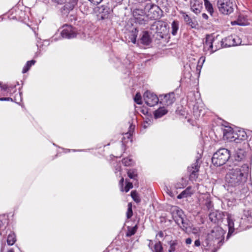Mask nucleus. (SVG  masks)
Instances as JSON below:
<instances>
[{"mask_svg":"<svg viewBox=\"0 0 252 252\" xmlns=\"http://www.w3.org/2000/svg\"><path fill=\"white\" fill-rule=\"evenodd\" d=\"M249 172V165L243 163L241 166L233 168L225 176V182L228 187L236 188L241 192L240 200L244 199L245 195L243 193L247 192V189L244 187Z\"/></svg>","mask_w":252,"mask_h":252,"instance_id":"obj_1","label":"nucleus"},{"mask_svg":"<svg viewBox=\"0 0 252 252\" xmlns=\"http://www.w3.org/2000/svg\"><path fill=\"white\" fill-rule=\"evenodd\" d=\"M230 158V151L225 148H221L214 154L212 158V162L214 165L220 166L224 164Z\"/></svg>","mask_w":252,"mask_h":252,"instance_id":"obj_2","label":"nucleus"},{"mask_svg":"<svg viewBox=\"0 0 252 252\" xmlns=\"http://www.w3.org/2000/svg\"><path fill=\"white\" fill-rule=\"evenodd\" d=\"M217 6L221 13L229 15L233 12L236 4L233 0H218Z\"/></svg>","mask_w":252,"mask_h":252,"instance_id":"obj_3","label":"nucleus"},{"mask_svg":"<svg viewBox=\"0 0 252 252\" xmlns=\"http://www.w3.org/2000/svg\"><path fill=\"white\" fill-rule=\"evenodd\" d=\"M247 153L244 150L238 148L235 150L234 154L231 156L230 160L233 162L234 166L238 165L240 162H245L251 160V157H248Z\"/></svg>","mask_w":252,"mask_h":252,"instance_id":"obj_4","label":"nucleus"},{"mask_svg":"<svg viewBox=\"0 0 252 252\" xmlns=\"http://www.w3.org/2000/svg\"><path fill=\"white\" fill-rule=\"evenodd\" d=\"M223 238L222 230L220 228H217L212 230L208 234L207 239L210 243L213 241L214 245L217 243L219 245V248L222 244V241L223 240Z\"/></svg>","mask_w":252,"mask_h":252,"instance_id":"obj_5","label":"nucleus"},{"mask_svg":"<svg viewBox=\"0 0 252 252\" xmlns=\"http://www.w3.org/2000/svg\"><path fill=\"white\" fill-rule=\"evenodd\" d=\"M216 39L213 35H207L205 38V41L204 42V51H208L210 54H211L217 51L220 48V47L217 46L216 44Z\"/></svg>","mask_w":252,"mask_h":252,"instance_id":"obj_6","label":"nucleus"},{"mask_svg":"<svg viewBox=\"0 0 252 252\" xmlns=\"http://www.w3.org/2000/svg\"><path fill=\"white\" fill-rule=\"evenodd\" d=\"M143 98L145 103L150 107L156 105L159 101V98L157 95L149 91L144 93Z\"/></svg>","mask_w":252,"mask_h":252,"instance_id":"obj_7","label":"nucleus"},{"mask_svg":"<svg viewBox=\"0 0 252 252\" xmlns=\"http://www.w3.org/2000/svg\"><path fill=\"white\" fill-rule=\"evenodd\" d=\"M201 155L198 156L196 159V161L191 166L188 167V171L190 173L189 180L191 181H195L197 178V172L200 167V159Z\"/></svg>","mask_w":252,"mask_h":252,"instance_id":"obj_8","label":"nucleus"},{"mask_svg":"<svg viewBox=\"0 0 252 252\" xmlns=\"http://www.w3.org/2000/svg\"><path fill=\"white\" fill-rule=\"evenodd\" d=\"M175 211H176V216H174V220L176 223L180 225L181 227L183 229H187L188 223L184 219V216L183 212L181 209L179 208L176 207Z\"/></svg>","mask_w":252,"mask_h":252,"instance_id":"obj_9","label":"nucleus"},{"mask_svg":"<svg viewBox=\"0 0 252 252\" xmlns=\"http://www.w3.org/2000/svg\"><path fill=\"white\" fill-rule=\"evenodd\" d=\"M77 31L76 29L71 26H64L63 29L61 32V35L63 38L68 39L74 38L77 35Z\"/></svg>","mask_w":252,"mask_h":252,"instance_id":"obj_10","label":"nucleus"},{"mask_svg":"<svg viewBox=\"0 0 252 252\" xmlns=\"http://www.w3.org/2000/svg\"><path fill=\"white\" fill-rule=\"evenodd\" d=\"M175 94L173 92L169 93L164 95H160L159 96L160 99V103L166 106L171 105L175 101Z\"/></svg>","mask_w":252,"mask_h":252,"instance_id":"obj_11","label":"nucleus"},{"mask_svg":"<svg viewBox=\"0 0 252 252\" xmlns=\"http://www.w3.org/2000/svg\"><path fill=\"white\" fill-rule=\"evenodd\" d=\"M133 14L136 23L140 25H145L147 23V20L145 19V12L143 10L136 9L133 11Z\"/></svg>","mask_w":252,"mask_h":252,"instance_id":"obj_12","label":"nucleus"},{"mask_svg":"<svg viewBox=\"0 0 252 252\" xmlns=\"http://www.w3.org/2000/svg\"><path fill=\"white\" fill-rule=\"evenodd\" d=\"M145 9L148 10L150 13H153L152 18L154 19H158L160 18L159 12L161 10L160 8L154 4L147 3L145 7Z\"/></svg>","mask_w":252,"mask_h":252,"instance_id":"obj_13","label":"nucleus"},{"mask_svg":"<svg viewBox=\"0 0 252 252\" xmlns=\"http://www.w3.org/2000/svg\"><path fill=\"white\" fill-rule=\"evenodd\" d=\"M223 138L229 141H235V132L231 127H226L223 130Z\"/></svg>","mask_w":252,"mask_h":252,"instance_id":"obj_14","label":"nucleus"},{"mask_svg":"<svg viewBox=\"0 0 252 252\" xmlns=\"http://www.w3.org/2000/svg\"><path fill=\"white\" fill-rule=\"evenodd\" d=\"M193 115L196 118L204 115V108L202 103L197 102L193 105Z\"/></svg>","mask_w":252,"mask_h":252,"instance_id":"obj_15","label":"nucleus"},{"mask_svg":"<svg viewBox=\"0 0 252 252\" xmlns=\"http://www.w3.org/2000/svg\"><path fill=\"white\" fill-rule=\"evenodd\" d=\"M190 8L194 13L196 14L200 13L202 9V3L199 0H191L190 1Z\"/></svg>","mask_w":252,"mask_h":252,"instance_id":"obj_16","label":"nucleus"},{"mask_svg":"<svg viewBox=\"0 0 252 252\" xmlns=\"http://www.w3.org/2000/svg\"><path fill=\"white\" fill-rule=\"evenodd\" d=\"M200 201L202 205H205L208 210H211L213 207L211 197L208 194L203 195L200 198Z\"/></svg>","mask_w":252,"mask_h":252,"instance_id":"obj_17","label":"nucleus"},{"mask_svg":"<svg viewBox=\"0 0 252 252\" xmlns=\"http://www.w3.org/2000/svg\"><path fill=\"white\" fill-rule=\"evenodd\" d=\"M227 220L228 227V233L227 237H229L232 233L234 232V229L237 225L235 224L232 216L230 214H228L227 216Z\"/></svg>","mask_w":252,"mask_h":252,"instance_id":"obj_18","label":"nucleus"},{"mask_svg":"<svg viewBox=\"0 0 252 252\" xmlns=\"http://www.w3.org/2000/svg\"><path fill=\"white\" fill-rule=\"evenodd\" d=\"M76 4L77 1L76 0H70L63 6L62 11V13L63 14H68L71 10L73 9Z\"/></svg>","mask_w":252,"mask_h":252,"instance_id":"obj_19","label":"nucleus"},{"mask_svg":"<svg viewBox=\"0 0 252 252\" xmlns=\"http://www.w3.org/2000/svg\"><path fill=\"white\" fill-rule=\"evenodd\" d=\"M168 244L169 246V252H177L181 245L180 242L177 240H171L168 242Z\"/></svg>","mask_w":252,"mask_h":252,"instance_id":"obj_20","label":"nucleus"},{"mask_svg":"<svg viewBox=\"0 0 252 252\" xmlns=\"http://www.w3.org/2000/svg\"><path fill=\"white\" fill-rule=\"evenodd\" d=\"M235 141L236 143H239L240 141L247 139V135L244 130H238L235 132Z\"/></svg>","mask_w":252,"mask_h":252,"instance_id":"obj_21","label":"nucleus"},{"mask_svg":"<svg viewBox=\"0 0 252 252\" xmlns=\"http://www.w3.org/2000/svg\"><path fill=\"white\" fill-rule=\"evenodd\" d=\"M193 192L192 190L191 187H188L186 189L183 190L180 194L177 196V198L181 199L184 198H186L190 196Z\"/></svg>","mask_w":252,"mask_h":252,"instance_id":"obj_22","label":"nucleus"},{"mask_svg":"<svg viewBox=\"0 0 252 252\" xmlns=\"http://www.w3.org/2000/svg\"><path fill=\"white\" fill-rule=\"evenodd\" d=\"M248 22L246 17L243 15H239L236 21L231 22L232 25H238L239 26L247 25Z\"/></svg>","mask_w":252,"mask_h":252,"instance_id":"obj_23","label":"nucleus"},{"mask_svg":"<svg viewBox=\"0 0 252 252\" xmlns=\"http://www.w3.org/2000/svg\"><path fill=\"white\" fill-rule=\"evenodd\" d=\"M135 126L134 125H130L129 126L130 130L125 133V136H124L122 140V142H123V144H125V143L127 142L128 141H130L131 142V130L133 131L134 129Z\"/></svg>","mask_w":252,"mask_h":252,"instance_id":"obj_24","label":"nucleus"},{"mask_svg":"<svg viewBox=\"0 0 252 252\" xmlns=\"http://www.w3.org/2000/svg\"><path fill=\"white\" fill-rule=\"evenodd\" d=\"M167 110L164 107H160L154 112V117L156 119L159 118L167 113Z\"/></svg>","mask_w":252,"mask_h":252,"instance_id":"obj_25","label":"nucleus"},{"mask_svg":"<svg viewBox=\"0 0 252 252\" xmlns=\"http://www.w3.org/2000/svg\"><path fill=\"white\" fill-rule=\"evenodd\" d=\"M141 43L145 45H148L151 42V39L147 32H144L140 39Z\"/></svg>","mask_w":252,"mask_h":252,"instance_id":"obj_26","label":"nucleus"},{"mask_svg":"<svg viewBox=\"0 0 252 252\" xmlns=\"http://www.w3.org/2000/svg\"><path fill=\"white\" fill-rule=\"evenodd\" d=\"M183 16L184 21L186 22L187 25L192 28H194L195 27V23L192 22V20L188 14L184 12L183 13Z\"/></svg>","mask_w":252,"mask_h":252,"instance_id":"obj_27","label":"nucleus"},{"mask_svg":"<svg viewBox=\"0 0 252 252\" xmlns=\"http://www.w3.org/2000/svg\"><path fill=\"white\" fill-rule=\"evenodd\" d=\"M0 95H4L7 94L6 93L9 92L10 87L8 86L7 85L2 84L0 82Z\"/></svg>","mask_w":252,"mask_h":252,"instance_id":"obj_28","label":"nucleus"},{"mask_svg":"<svg viewBox=\"0 0 252 252\" xmlns=\"http://www.w3.org/2000/svg\"><path fill=\"white\" fill-rule=\"evenodd\" d=\"M221 42L222 43L221 45L225 43V47L233 46V45L231 44L233 43L232 36L231 35L229 36L224 39H223ZM221 46H222V45H221Z\"/></svg>","mask_w":252,"mask_h":252,"instance_id":"obj_29","label":"nucleus"},{"mask_svg":"<svg viewBox=\"0 0 252 252\" xmlns=\"http://www.w3.org/2000/svg\"><path fill=\"white\" fill-rule=\"evenodd\" d=\"M179 30V22L174 21L171 24V33L173 35H176Z\"/></svg>","mask_w":252,"mask_h":252,"instance_id":"obj_30","label":"nucleus"},{"mask_svg":"<svg viewBox=\"0 0 252 252\" xmlns=\"http://www.w3.org/2000/svg\"><path fill=\"white\" fill-rule=\"evenodd\" d=\"M204 5L207 11L212 15L214 13V8L212 4L208 0H204Z\"/></svg>","mask_w":252,"mask_h":252,"instance_id":"obj_31","label":"nucleus"},{"mask_svg":"<svg viewBox=\"0 0 252 252\" xmlns=\"http://www.w3.org/2000/svg\"><path fill=\"white\" fill-rule=\"evenodd\" d=\"M7 223L6 220H5L3 222L2 220H0V235H6L7 231L5 230L6 226L5 224Z\"/></svg>","mask_w":252,"mask_h":252,"instance_id":"obj_32","label":"nucleus"},{"mask_svg":"<svg viewBox=\"0 0 252 252\" xmlns=\"http://www.w3.org/2000/svg\"><path fill=\"white\" fill-rule=\"evenodd\" d=\"M16 241V237L14 234L12 232H10V233L8 234L7 239V242L8 245L12 246L13 245Z\"/></svg>","mask_w":252,"mask_h":252,"instance_id":"obj_33","label":"nucleus"},{"mask_svg":"<svg viewBox=\"0 0 252 252\" xmlns=\"http://www.w3.org/2000/svg\"><path fill=\"white\" fill-rule=\"evenodd\" d=\"M138 228L137 225L136 224L134 226L130 227H127V231L126 233V236L127 237H130L133 235L136 232Z\"/></svg>","mask_w":252,"mask_h":252,"instance_id":"obj_34","label":"nucleus"},{"mask_svg":"<svg viewBox=\"0 0 252 252\" xmlns=\"http://www.w3.org/2000/svg\"><path fill=\"white\" fill-rule=\"evenodd\" d=\"M35 61L34 60H31L28 61L25 66L23 67L22 72L25 73L27 72L31 68V67L34 64Z\"/></svg>","mask_w":252,"mask_h":252,"instance_id":"obj_35","label":"nucleus"},{"mask_svg":"<svg viewBox=\"0 0 252 252\" xmlns=\"http://www.w3.org/2000/svg\"><path fill=\"white\" fill-rule=\"evenodd\" d=\"M127 175L130 179L136 180L137 176V170L134 169L129 170L127 172Z\"/></svg>","mask_w":252,"mask_h":252,"instance_id":"obj_36","label":"nucleus"},{"mask_svg":"<svg viewBox=\"0 0 252 252\" xmlns=\"http://www.w3.org/2000/svg\"><path fill=\"white\" fill-rule=\"evenodd\" d=\"M209 217L210 220L214 223H216L219 220V218H218V212H211L209 214Z\"/></svg>","mask_w":252,"mask_h":252,"instance_id":"obj_37","label":"nucleus"},{"mask_svg":"<svg viewBox=\"0 0 252 252\" xmlns=\"http://www.w3.org/2000/svg\"><path fill=\"white\" fill-rule=\"evenodd\" d=\"M232 40L233 43L231 44L233 45V46H237L240 45L242 43V41L240 37L236 35H232Z\"/></svg>","mask_w":252,"mask_h":252,"instance_id":"obj_38","label":"nucleus"},{"mask_svg":"<svg viewBox=\"0 0 252 252\" xmlns=\"http://www.w3.org/2000/svg\"><path fill=\"white\" fill-rule=\"evenodd\" d=\"M131 196L135 202L139 203L141 201V199L136 191L133 190L131 192Z\"/></svg>","mask_w":252,"mask_h":252,"instance_id":"obj_39","label":"nucleus"},{"mask_svg":"<svg viewBox=\"0 0 252 252\" xmlns=\"http://www.w3.org/2000/svg\"><path fill=\"white\" fill-rule=\"evenodd\" d=\"M163 248L161 243L160 241L156 243L154 246V252H162Z\"/></svg>","mask_w":252,"mask_h":252,"instance_id":"obj_40","label":"nucleus"},{"mask_svg":"<svg viewBox=\"0 0 252 252\" xmlns=\"http://www.w3.org/2000/svg\"><path fill=\"white\" fill-rule=\"evenodd\" d=\"M137 32L138 31L136 29H135L134 31H132L131 32V34L130 35V39L131 41L134 44L136 43V38L138 34Z\"/></svg>","mask_w":252,"mask_h":252,"instance_id":"obj_41","label":"nucleus"},{"mask_svg":"<svg viewBox=\"0 0 252 252\" xmlns=\"http://www.w3.org/2000/svg\"><path fill=\"white\" fill-rule=\"evenodd\" d=\"M122 162L125 166H128L131 165L133 164V161L131 158L128 157L124 158L122 160Z\"/></svg>","mask_w":252,"mask_h":252,"instance_id":"obj_42","label":"nucleus"},{"mask_svg":"<svg viewBox=\"0 0 252 252\" xmlns=\"http://www.w3.org/2000/svg\"><path fill=\"white\" fill-rule=\"evenodd\" d=\"M134 100L135 102H136L137 104L140 105L142 104V98L141 94L139 93H137L136 95L134 97Z\"/></svg>","mask_w":252,"mask_h":252,"instance_id":"obj_43","label":"nucleus"},{"mask_svg":"<svg viewBox=\"0 0 252 252\" xmlns=\"http://www.w3.org/2000/svg\"><path fill=\"white\" fill-rule=\"evenodd\" d=\"M133 215L132 210V205L130 203L128 204V208L126 212V217L127 219L130 218Z\"/></svg>","mask_w":252,"mask_h":252,"instance_id":"obj_44","label":"nucleus"},{"mask_svg":"<svg viewBox=\"0 0 252 252\" xmlns=\"http://www.w3.org/2000/svg\"><path fill=\"white\" fill-rule=\"evenodd\" d=\"M133 187L132 183L130 182H127L125 187L124 191H125L126 192H128L130 189H132Z\"/></svg>","mask_w":252,"mask_h":252,"instance_id":"obj_45","label":"nucleus"},{"mask_svg":"<svg viewBox=\"0 0 252 252\" xmlns=\"http://www.w3.org/2000/svg\"><path fill=\"white\" fill-rule=\"evenodd\" d=\"M124 181V179L123 178H122L121 180L120 181L119 184L121 186V190L122 191H124V189H123V183Z\"/></svg>","mask_w":252,"mask_h":252,"instance_id":"obj_46","label":"nucleus"},{"mask_svg":"<svg viewBox=\"0 0 252 252\" xmlns=\"http://www.w3.org/2000/svg\"><path fill=\"white\" fill-rule=\"evenodd\" d=\"M91 3L94 4H98L101 2L102 0H89Z\"/></svg>","mask_w":252,"mask_h":252,"instance_id":"obj_47","label":"nucleus"},{"mask_svg":"<svg viewBox=\"0 0 252 252\" xmlns=\"http://www.w3.org/2000/svg\"><path fill=\"white\" fill-rule=\"evenodd\" d=\"M12 100V99L10 97H1L0 98V101H9Z\"/></svg>","mask_w":252,"mask_h":252,"instance_id":"obj_48","label":"nucleus"},{"mask_svg":"<svg viewBox=\"0 0 252 252\" xmlns=\"http://www.w3.org/2000/svg\"><path fill=\"white\" fill-rule=\"evenodd\" d=\"M192 240L190 238H188L186 240V243L187 245H189L191 243Z\"/></svg>","mask_w":252,"mask_h":252,"instance_id":"obj_49","label":"nucleus"},{"mask_svg":"<svg viewBox=\"0 0 252 252\" xmlns=\"http://www.w3.org/2000/svg\"><path fill=\"white\" fill-rule=\"evenodd\" d=\"M194 245L196 247H199L200 246V242L199 239L195 241Z\"/></svg>","mask_w":252,"mask_h":252,"instance_id":"obj_50","label":"nucleus"},{"mask_svg":"<svg viewBox=\"0 0 252 252\" xmlns=\"http://www.w3.org/2000/svg\"><path fill=\"white\" fill-rule=\"evenodd\" d=\"M202 17H203L204 19H206V20L208 19V15H207L206 14H205V13H203V14H202Z\"/></svg>","mask_w":252,"mask_h":252,"instance_id":"obj_51","label":"nucleus"},{"mask_svg":"<svg viewBox=\"0 0 252 252\" xmlns=\"http://www.w3.org/2000/svg\"><path fill=\"white\" fill-rule=\"evenodd\" d=\"M158 236L160 237H163V233L162 231H160L158 234Z\"/></svg>","mask_w":252,"mask_h":252,"instance_id":"obj_52","label":"nucleus"},{"mask_svg":"<svg viewBox=\"0 0 252 252\" xmlns=\"http://www.w3.org/2000/svg\"><path fill=\"white\" fill-rule=\"evenodd\" d=\"M163 24L164 23L162 22H161V21H158V23H157V26H158V25L160 26H162Z\"/></svg>","mask_w":252,"mask_h":252,"instance_id":"obj_53","label":"nucleus"},{"mask_svg":"<svg viewBox=\"0 0 252 252\" xmlns=\"http://www.w3.org/2000/svg\"><path fill=\"white\" fill-rule=\"evenodd\" d=\"M149 125V124H148L147 122H145L143 125V127L145 128H146L148 126V125Z\"/></svg>","mask_w":252,"mask_h":252,"instance_id":"obj_54","label":"nucleus"},{"mask_svg":"<svg viewBox=\"0 0 252 252\" xmlns=\"http://www.w3.org/2000/svg\"><path fill=\"white\" fill-rule=\"evenodd\" d=\"M217 249H214V250H212V252H217Z\"/></svg>","mask_w":252,"mask_h":252,"instance_id":"obj_55","label":"nucleus"},{"mask_svg":"<svg viewBox=\"0 0 252 252\" xmlns=\"http://www.w3.org/2000/svg\"><path fill=\"white\" fill-rule=\"evenodd\" d=\"M176 188H181V187L179 186L178 184H177V185L176 186Z\"/></svg>","mask_w":252,"mask_h":252,"instance_id":"obj_56","label":"nucleus"},{"mask_svg":"<svg viewBox=\"0 0 252 252\" xmlns=\"http://www.w3.org/2000/svg\"><path fill=\"white\" fill-rule=\"evenodd\" d=\"M18 95L19 96L21 97V93H18Z\"/></svg>","mask_w":252,"mask_h":252,"instance_id":"obj_57","label":"nucleus"},{"mask_svg":"<svg viewBox=\"0 0 252 252\" xmlns=\"http://www.w3.org/2000/svg\"><path fill=\"white\" fill-rule=\"evenodd\" d=\"M250 192H249V194H248L247 198H248L249 197V196L250 195Z\"/></svg>","mask_w":252,"mask_h":252,"instance_id":"obj_58","label":"nucleus"},{"mask_svg":"<svg viewBox=\"0 0 252 252\" xmlns=\"http://www.w3.org/2000/svg\"><path fill=\"white\" fill-rule=\"evenodd\" d=\"M73 151L74 152H75V151H77V150H73Z\"/></svg>","mask_w":252,"mask_h":252,"instance_id":"obj_59","label":"nucleus"},{"mask_svg":"<svg viewBox=\"0 0 252 252\" xmlns=\"http://www.w3.org/2000/svg\"><path fill=\"white\" fill-rule=\"evenodd\" d=\"M67 151H70V150H69V149H67Z\"/></svg>","mask_w":252,"mask_h":252,"instance_id":"obj_60","label":"nucleus"},{"mask_svg":"<svg viewBox=\"0 0 252 252\" xmlns=\"http://www.w3.org/2000/svg\"><path fill=\"white\" fill-rule=\"evenodd\" d=\"M8 252H10V251H9Z\"/></svg>","mask_w":252,"mask_h":252,"instance_id":"obj_61","label":"nucleus"}]
</instances>
